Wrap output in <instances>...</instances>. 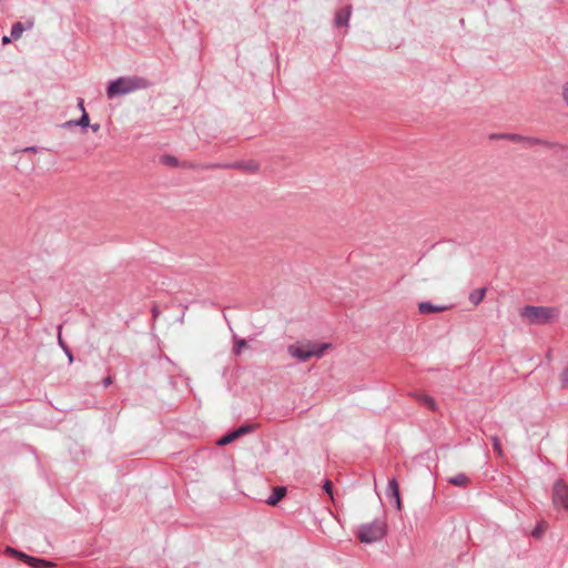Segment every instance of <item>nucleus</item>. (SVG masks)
Segmentation results:
<instances>
[{"mask_svg":"<svg viewBox=\"0 0 568 568\" xmlns=\"http://www.w3.org/2000/svg\"><path fill=\"white\" fill-rule=\"evenodd\" d=\"M148 81L143 78L121 77L109 84L106 94L110 99H112L118 95H124L139 90H143L148 88Z\"/></svg>","mask_w":568,"mask_h":568,"instance_id":"obj_1","label":"nucleus"},{"mask_svg":"<svg viewBox=\"0 0 568 568\" xmlns=\"http://www.w3.org/2000/svg\"><path fill=\"white\" fill-rule=\"evenodd\" d=\"M247 346V343L245 339L236 338L234 342L233 352L235 355H240L242 351Z\"/></svg>","mask_w":568,"mask_h":568,"instance_id":"obj_18","label":"nucleus"},{"mask_svg":"<svg viewBox=\"0 0 568 568\" xmlns=\"http://www.w3.org/2000/svg\"><path fill=\"white\" fill-rule=\"evenodd\" d=\"M562 98L568 106V82L562 87Z\"/></svg>","mask_w":568,"mask_h":568,"instance_id":"obj_25","label":"nucleus"},{"mask_svg":"<svg viewBox=\"0 0 568 568\" xmlns=\"http://www.w3.org/2000/svg\"><path fill=\"white\" fill-rule=\"evenodd\" d=\"M90 124V120H89V115L87 113L85 110H83V113H82V116L80 118V120L78 121H69L64 124V126H69V125H80V126H89Z\"/></svg>","mask_w":568,"mask_h":568,"instance_id":"obj_17","label":"nucleus"},{"mask_svg":"<svg viewBox=\"0 0 568 568\" xmlns=\"http://www.w3.org/2000/svg\"><path fill=\"white\" fill-rule=\"evenodd\" d=\"M448 483L457 487H466L469 484V478L465 474L459 473L449 477Z\"/></svg>","mask_w":568,"mask_h":568,"instance_id":"obj_11","label":"nucleus"},{"mask_svg":"<svg viewBox=\"0 0 568 568\" xmlns=\"http://www.w3.org/2000/svg\"><path fill=\"white\" fill-rule=\"evenodd\" d=\"M329 347L331 344L328 343L315 344L312 342H303L288 345L287 352L292 357L305 362L311 357H322Z\"/></svg>","mask_w":568,"mask_h":568,"instance_id":"obj_2","label":"nucleus"},{"mask_svg":"<svg viewBox=\"0 0 568 568\" xmlns=\"http://www.w3.org/2000/svg\"><path fill=\"white\" fill-rule=\"evenodd\" d=\"M525 141L528 145H535V144L539 143V141L537 139H532V138H527V139H525Z\"/></svg>","mask_w":568,"mask_h":568,"instance_id":"obj_28","label":"nucleus"},{"mask_svg":"<svg viewBox=\"0 0 568 568\" xmlns=\"http://www.w3.org/2000/svg\"><path fill=\"white\" fill-rule=\"evenodd\" d=\"M58 344L62 349H65V347H69L65 342L63 341L61 336V326H59V333H58Z\"/></svg>","mask_w":568,"mask_h":568,"instance_id":"obj_24","label":"nucleus"},{"mask_svg":"<svg viewBox=\"0 0 568 568\" xmlns=\"http://www.w3.org/2000/svg\"><path fill=\"white\" fill-rule=\"evenodd\" d=\"M349 17H351V9L344 8L336 13L335 22L338 27L347 26Z\"/></svg>","mask_w":568,"mask_h":568,"instance_id":"obj_12","label":"nucleus"},{"mask_svg":"<svg viewBox=\"0 0 568 568\" xmlns=\"http://www.w3.org/2000/svg\"><path fill=\"white\" fill-rule=\"evenodd\" d=\"M236 434L233 432L226 434L225 436L221 437L217 442L219 445L223 446V445H227L230 443H232L234 439H236Z\"/></svg>","mask_w":568,"mask_h":568,"instance_id":"obj_19","label":"nucleus"},{"mask_svg":"<svg viewBox=\"0 0 568 568\" xmlns=\"http://www.w3.org/2000/svg\"><path fill=\"white\" fill-rule=\"evenodd\" d=\"M447 310L446 306H436V305H433L432 303L429 302H422L419 303L418 305V311L419 313L422 314H429V313H435V312H443Z\"/></svg>","mask_w":568,"mask_h":568,"instance_id":"obj_9","label":"nucleus"},{"mask_svg":"<svg viewBox=\"0 0 568 568\" xmlns=\"http://www.w3.org/2000/svg\"><path fill=\"white\" fill-rule=\"evenodd\" d=\"M552 503L556 508L568 510V485L558 479L552 488Z\"/></svg>","mask_w":568,"mask_h":568,"instance_id":"obj_5","label":"nucleus"},{"mask_svg":"<svg viewBox=\"0 0 568 568\" xmlns=\"http://www.w3.org/2000/svg\"><path fill=\"white\" fill-rule=\"evenodd\" d=\"M412 396H414V398L420 405L425 406L426 408H428L430 410H435L436 409V403H435L434 398L430 397L429 395L424 394V393H414V394H412Z\"/></svg>","mask_w":568,"mask_h":568,"instance_id":"obj_7","label":"nucleus"},{"mask_svg":"<svg viewBox=\"0 0 568 568\" xmlns=\"http://www.w3.org/2000/svg\"><path fill=\"white\" fill-rule=\"evenodd\" d=\"M9 42H10V38H9V37H7V36H4V37L2 38V43H4V44H6V43H9Z\"/></svg>","mask_w":568,"mask_h":568,"instance_id":"obj_34","label":"nucleus"},{"mask_svg":"<svg viewBox=\"0 0 568 568\" xmlns=\"http://www.w3.org/2000/svg\"><path fill=\"white\" fill-rule=\"evenodd\" d=\"M23 32V26L22 23L20 22H17L12 26V29H11V37L14 38V39H18L21 37Z\"/></svg>","mask_w":568,"mask_h":568,"instance_id":"obj_20","label":"nucleus"},{"mask_svg":"<svg viewBox=\"0 0 568 568\" xmlns=\"http://www.w3.org/2000/svg\"><path fill=\"white\" fill-rule=\"evenodd\" d=\"M152 315H153V318H156L160 315V310L156 305H154L152 307Z\"/></svg>","mask_w":568,"mask_h":568,"instance_id":"obj_29","label":"nucleus"},{"mask_svg":"<svg viewBox=\"0 0 568 568\" xmlns=\"http://www.w3.org/2000/svg\"><path fill=\"white\" fill-rule=\"evenodd\" d=\"M557 164L556 169L562 175H568V148L559 146L556 152Z\"/></svg>","mask_w":568,"mask_h":568,"instance_id":"obj_6","label":"nucleus"},{"mask_svg":"<svg viewBox=\"0 0 568 568\" xmlns=\"http://www.w3.org/2000/svg\"><path fill=\"white\" fill-rule=\"evenodd\" d=\"M491 442H493V448H494V450H495L499 456H501L503 450H501V443H500L499 438H498V437H496V436H494V437L491 438Z\"/></svg>","mask_w":568,"mask_h":568,"instance_id":"obj_22","label":"nucleus"},{"mask_svg":"<svg viewBox=\"0 0 568 568\" xmlns=\"http://www.w3.org/2000/svg\"><path fill=\"white\" fill-rule=\"evenodd\" d=\"M485 295H486V288L485 287L476 290V291H473L469 294V301L474 305H478L485 298Z\"/></svg>","mask_w":568,"mask_h":568,"instance_id":"obj_14","label":"nucleus"},{"mask_svg":"<svg viewBox=\"0 0 568 568\" xmlns=\"http://www.w3.org/2000/svg\"><path fill=\"white\" fill-rule=\"evenodd\" d=\"M386 521L378 518L369 524L361 525L357 529L356 536L361 542L372 544L381 540L386 535Z\"/></svg>","mask_w":568,"mask_h":568,"instance_id":"obj_4","label":"nucleus"},{"mask_svg":"<svg viewBox=\"0 0 568 568\" xmlns=\"http://www.w3.org/2000/svg\"><path fill=\"white\" fill-rule=\"evenodd\" d=\"M236 168L239 169H242L244 170L245 172H248V173H256L260 169V165L257 162L255 161H250V162H246V163H239L235 165Z\"/></svg>","mask_w":568,"mask_h":568,"instance_id":"obj_15","label":"nucleus"},{"mask_svg":"<svg viewBox=\"0 0 568 568\" xmlns=\"http://www.w3.org/2000/svg\"><path fill=\"white\" fill-rule=\"evenodd\" d=\"M91 129H92L93 132H98L99 129H100V125L99 124H93V125H91Z\"/></svg>","mask_w":568,"mask_h":568,"instance_id":"obj_32","label":"nucleus"},{"mask_svg":"<svg viewBox=\"0 0 568 568\" xmlns=\"http://www.w3.org/2000/svg\"><path fill=\"white\" fill-rule=\"evenodd\" d=\"M325 493L333 497V484L331 480H326L323 486Z\"/></svg>","mask_w":568,"mask_h":568,"instance_id":"obj_23","label":"nucleus"},{"mask_svg":"<svg viewBox=\"0 0 568 568\" xmlns=\"http://www.w3.org/2000/svg\"><path fill=\"white\" fill-rule=\"evenodd\" d=\"M560 384L562 388H568V366L560 373Z\"/></svg>","mask_w":568,"mask_h":568,"instance_id":"obj_21","label":"nucleus"},{"mask_svg":"<svg viewBox=\"0 0 568 568\" xmlns=\"http://www.w3.org/2000/svg\"><path fill=\"white\" fill-rule=\"evenodd\" d=\"M79 109H81V111L83 112L84 109V103H83V100H80L79 101Z\"/></svg>","mask_w":568,"mask_h":568,"instance_id":"obj_33","label":"nucleus"},{"mask_svg":"<svg viewBox=\"0 0 568 568\" xmlns=\"http://www.w3.org/2000/svg\"><path fill=\"white\" fill-rule=\"evenodd\" d=\"M286 494V488L282 486H277L273 488L271 496L267 498L266 503L271 506H275Z\"/></svg>","mask_w":568,"mask_h":568,"instance_id":"obj_8","label":"nucleus"},{"mask_svg":"<svg viewBox=\"0 0 568 568\" xmlns=\"http://www.w3.org/2000/svg\"><path fill=\"white\" fill-rule=\"evenodd\" d=\"M387 495L390 499L399 497V486L395 478H392L387 485Z\"/></svg>","mask_w":568,"mask_h":568,"instance_id":"obj_13","label":"nucleus"},{"mask_svg":"<svg viewBox=\"0 0 568 568\" xmlns=\"http://www.w3.org/2000/svg\"><path fill=\"white\" fill-rule=\"evenodd\" d=\"M541 534V531L539 530V528H536L534 531H532V536L534 537H539Z\"/></svg>","mask_w":568,"mask_h":568,"instance_id":"obj_31","label":"nucleus"},{"mask_svg":"<svg viewBox=\"0 0 568 568\" xmlns=\"http://www.w3.org/2000/svg\"><path fill=\"white\" fill-rule=\"evenodd\" d=\"M520 316L534 325H542L558 317V311L547 306H525L520 310Z\"/></svg>","mask_w":568,"mask_h":568,"instance_id":"obj_3","label":"nucleus"},{"mask_svg":"<svg viewBox=\"0 0 568 568\" xmlns=\"http://www.w3.org/2000/svg\"><path fill=\"white\" fill-rule=\"evenodd\" d=\"M102 383H103V386H104V387L110 386V385L113 383V378H112V376H106V377L103 379V382H102Z\"/></svg>","mask_w":568,"mask_h":568,"instance_id":"obj_26","label":"nucleus"},{"mask_svg":"<svg viewBox=\"0 0 568 568\" xmlns=\"http://www.w3.org/2000/svg\"><path fill=\"white\" fill-rule=\"evenodd\" d=\"M8 551L14 554L16 556L21 558L26 562L31 564L32 566H38V565H42V564L45 562L43 559H36L33 557H30V556H28V555H26L23 552H20L18 550H14V549H11V548H8Z\"/></svg>","mask_w":568,"mask_h":568,"instance_id":"obj_10","label":"nucleus"},{"mask_svg":"<svg viewBox=\"0 0 568 568\" xmlns=\"http://www.w3.org/2000/svg\"><path fill=\"white\" fill-rule=\"evenodd\" d=\"M256 428H257L256 424H245V425H242L241 427L234 429V433L236 434V437L239 438L243 435L252 433Z\"/></svg>","mask_w":568,"mask_h":568,"instance_id":"obj_16","label":"nucleus"},{"mask_svg":"<svg viewBox=\"0 0 568 568\" xmlns=\"http://www.w3.org/2000/svg\"><path fill=\"white\" fill-rule=\"evenodd\" d=\"M394 501H395V506H396L397 510H400V509H402V500H400V496H399V497H396V498L394 499Z\"/></svg>","mask_w":568,"mask_h":568,"instance_id":"obj_30","label":"nucleus"},{"mask_svg":"<svg viewBox=\"0 0 568 568\" xmlns=\"http://www.w3.org/2000/svg\"><path fill=\"white\" fill-rule=\"evenodd\" d=\"M65 355L68 356L69 358V363H72L73 362V355H72V352L69 347H65V349H63Z\"/></svg>","mask_w":568,"mask_h":568,"instance_id":"obj_27","label":"nucleus"}]
</instances>
